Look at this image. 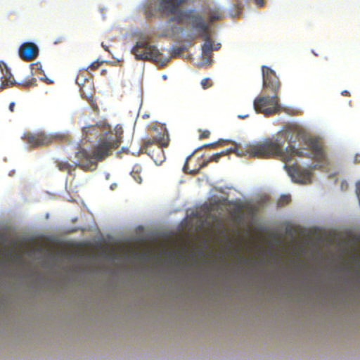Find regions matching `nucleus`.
Segmentation results:
<instances>
[{
	"mask_svg": "<svg viewBox=\"0 0 360 360\" xmlns=\"http://www.w3.org/2000/svg\"><path fill=\"white\" fill-rule=\"evenodd\" d=\"M290 146L285 151L277 141L266 140L255 145L248 146L245 151H239L238 146L233 143L229 149V153H235L238 156L249 155L255 158H279L285 162H290L293 157L303 158L307 156L302 149H296L292 143L297 140H302L310 149L312 159L317 163L319 168L327 164V158L323 148L319 141L315 138L307 137L304 131L297 126H290L281 134Z\"/></svg>",
	"mask_w": 360,
	"mask_h": 360,
	"instance_id": "obj_1",
	"label": "nucleus"
},
{
	"mask_svg": "<svg viewBox=\"0 0 360 360\" xmlns=\"http://www.w3.org/2000/svg\"><path fill=\"white\" fill-rule=\"evenodd\" d=\"M122 131L121 128L115 129V133L109 131L99 135L97 143L94 145L91 150L88 151L80 148L75 153L77 162L74 165L68 162H57L56 166L61 172L71 174L76 167L85 172L94 171L98 166V162H102L112 155L117 150L122 142Z\"/></svg>",
	"mask_w": 360,
	"mask_h": 360,
	"instance_id": "obj_2",
	"label": "nucleus"
},
{
	"mask_svg": "<svg viewBox=\"0 0 360 360\" xmlns=\"http://www.w3.org/2000/svg\"><path fill=\"white\" fill-rule=\"evenodd\" d=\"M187 0H160V8L162 12L174 14L173 21L179 24L189 23L192 27L201 32L200 37L203 38L205 42L202 46V53L210 63V54L214 49V44L210 39L208 30L210 24L205 22L203 17L193 9L181 10L180 6Z\"/></svg>",
	"mask_w": 360,
	"mask_h": 360,
	"instance_id": "obj_3",
	"label": "nucleus"
},
{
	"mask_svg": "<svg viewBox=\"0 0 360 360\" xmlns=\"http://www.w3.org/2000/svg\"><path fill=\"white\" fill-rule=\"evenodd\" d=\"M262 70L263 86L272 91L274 96L271 97H257L254 101V108L257 113H262L265 116H271L278 113L280 110L278 94L281 84L275 72L270 68L263 66Z\"/></svg>",
	"mask_w": 360,
	"mask_h": 360,
	"instance_id": "obj_4",
	"label": "nucleus"
},
{
	"mask_svg": "<svg viewBox=\"0 0 360 360\" xmlns=\"http://www.w3.org/2000/svg\"><path fill=\"white\" fill-rule=\"evenodd\" d=\"M154 130L156 131V134L143 141L142 149L146 150L156 165H161L166 159L164 148H167L169 144V135L164 124Z\"/></svg>",
	"mask_w": 360,
	"mask_h": 360,
	"instance_id": "obj_5",
	"label": "nucleus"
},
{
	"mask_svg": "<svg viewBox=\"0 0 360 360\" xmlns=\"http://www.w3.org/2000/svg\"><path fill=\"white\" fill-rule=\"evenodd\" d=\"M131 53L138 60H150L161 66L165 65L168 62L155 46L147 41H138L132 49Z\"/></svg>",
	"mask_w": 360,
	"mask_h": 360,
	"instance_id": "obj_6",
	"label": "nucleus"
},
{
	"mask_svg": "<svg viewBox=\"0 0 360 360\" xmlns=\"http://www.w3.org/2000/svg\"><path fill=\"white\" fill-rule=\"evenodd\" d=\"M22 139L32 149H34L51 145L56 139V137L43 132L37 134L28 132L25 133Z\"/></svg>",
	"mask_w": 360,
	"mask_h": 360,
	"instance_id": "obj_7",
	"label": "nucleus"
},
{
	"mask_svg": "<svg viewBox=\"0 0 360 360\" xmlns=\"http://www.w3.org/2000/svg\"><path fill=\"white\" fill-rule=\"evenodd\" d=\"M285 168L293 181L302 184L311 183L312 173L310 170L302 168L298 165L285 166Z\"/></svg>",
	"mask_w": 360,
	"mask_h": 360,
	"instance_id": "obj_8",
	"label": "nucleus"
},
{
	"mask_svg": "<svg viewBox=\"0 0 360 360\" xmlns=\"http://www.w3.org/2000/svg\"><path fill=\"white\" fill-rule=\"evenodd\" d=\"M19 56L25 62H30L36 59L39 55L37 46L32 42L23 43L19 49Z\"/></svg>",
	"mask_w": 360,
	"mask_h": 360,
	"instance_id": "obj_9",
	"label": "nucleus"
},
{
	"mask_svg": "<svg viewBox=\"0 0 360 360\" xmlns=\"http://www.w3.org/2000/svg\"><path fill=\"white\" fill-rule=\"evenodd\" d=\"M0 69L4 76L1 77V86L0 91L13 85V77L9 68L4 61H0Z\"/></svg>",
	"mask_w": 360,
	"mask_h": 360,
	"instance_id": "obj_10",
	"label": "nucleus"
},
{
	"mask_svg": "<svg viewBox=\"0 0 360 360\" xmlns=\"http://www.w3.org/2000/svg\"><path fill=\"white\" fill-rule=\"evenodd\" d=\"M91 78L92 76L91 75L90 73L87 72V70H86L85 72H81L78 75L76 79V82L78 84V86H80L81 91H83L84 93V88L85 87L86 84H89L90 86H91L92 83L90 81Z\"/></svg>",
	"mask_w": 360,
	"mask_h": 360,
	"instance_id": "obj_11",
	"label": "nucleus"
},
{
	"mask_svg": "<svg viewBox=\"0 0 360 360\" xmlns=\"http://www.w3.org/2000/svg\"><path fill=\"white\" fill-rule=\"evenodd\" d=\"M208 15L210 24L222 18V13L217 8L210 9L209 11Z\"/></svg>",
	"mask_w": 360,
	"mask_h": 360,
	"instance_id": "obj_12",
	"label": "nucleus"
},
{
	"mask_svg": "<svg viewBox=\"0 0 360 360\" xmlns=\"http://www.w3.org/2000/svg\"><path fill=\"white\" fill-rule=\"evenodd\" d=\"M141 167L139 165H135L131 170V174L134 179L139 184L142 182L141 176Z\"/></svg>",
	"mask_w": 360,
	"mask_h": 360,
	"instance_id": "obj_13",
	"label": "nucleus"
},
{
	"mask_svg": "<svg viewBox=\"0 0 360 360\" xmlns=\"http://www.w3.org/2000/svg\"><path fill=\"white\" fill-rule=\"evenodd\" d=\"M100 129L99 126H89L82 129L83 133L85 134L86 138H89V135L96 134Z\"/></svg>",
	"mask_w": 360,
	"mask_h": 360,
	"instance_id": "obj_14",
	"label": "nucleus"
},
{
	"mask_svg": "<svg viewBox=\"0 0 360 360\" xmlns=\"http://www.w3.org/2000/svg\"><path fill=\"white\" fill-rule=\"evenodd\" d=\"M228 154V153H225V152H222L221 153H217V154H214L213 155L209 160L206 161V162H204L202 165H201V167H207L209 163L210 162H219V160H220V158L221 157H224L225 155H226Z\"/></svg>",
	"mask_w": 360,
	"mask_h": 360,
	"instance_id": "obj_15",
	"label": "nucleus"
},
{
	"mask_svg": "<svg viewBox=\"0 0 360 360\" xmlns=\"http://www.w3.org/2000/svg\"><path fill=\"white\" fill-rule=\"evenodd\" d=\"M290 202V195H282L277 201V206L278 207H284L287 205H288Z\"/></svg>",
	"mask_w": 360,
	"mask_h": 360,
	"instance_id": "obj_16",
	"label": "nucleus"
},
{
	"mask_svg": "<svg viewBox=\"0 0 360 360\" xmlns=\"http://www.w3.org/2000/svg\"><path fill=\"white\" fill-rule=\"evenodd\" d=\"M36 82H37L36 79L32 78V79H30V80H29V81L22 84H20V85L22 86V88L23 89H28L30 87L35 86L37 85Z\"/></svg>",
	"mask_w": 360,
	"mask_h": 360,
	"instance_id": "obj_17",
	"label": "nucleus"
},
{
	"mask_svg": "<svg viewBox=\"0 0 360 360\" xmlns=\"http://www.w3.org/2000/svg\"><path fill=\"white\" fill-rule=\"evenodd\" d=\"M212 85V82L209 78L203 79L201 81V86L204 89H207L210 87H211Z\"/></svg>",
	"mask_w": 360,
	"mask_h": 360,
	"instance_id": "obj_18",
	"label": "nucleus"
},
{
	"mask_svg": "<svg viewBox=\"0 0 360 360\" xmlns=\"http://www.w3.org/2000/svg\"><path fill=\"white\" fill-rule=\"evenodd\" d=\"M103 63V61H95L92 63L87 68V70H90L91 71H95L98 69V68Z\"/></svg>",
	"mask_w": 360,
	"mask_h": 360,
	"instance_id": "obj_19",
	"label": "nucleus"
},
{
	"mask_svg": "<svg viewBox=\"0 0 360 360\" xmlns=\"http://www.w3.org/2000/svg\"><path fill=\"white\" fill-rule=\"evenodd\" d=\"M199 132H200L199 139L201 140L205 139H207L210 137V131L208 130H205V131L199 130Z\"/></svg>",
	"mask_w": 360,
	"mask_h": 360,
	"instance_id": "obj_20",
	"label": "nucleus"
},
{
	"mask_svg": "<svg viewBox=\"0 0 360 360\" xmlns=\"http://www.w3.org/2000/svg\"><path fill=\"white\" fill-rule=\"evenodd\" d=\"M184 51V49L182 47L177 48L176 49L174 50L172 53V58H176L179 56L181 53H182Z\"/></svg>",
	"mask_w": 360,
	"mask_h": 360,
	"instance_id": "obj_21",
	"label": "nucleus"
},
{
	"mask_svg": "<svg viewBox=\"0 0 360 360\" xmlns=\"http://www.w3.org/2000/svg\"><path fill=\"white\" fill-rule=\"evenodd\" d=\"M223 143H226V141H219L218 142L206 145V146H205V148H215L217 146H221Z\"/></svg>",
	"mask_w": 360,
	"mask_h": 360,
	"instance_id": "obj_22",
	"label": "nucleus"
},
{
	"mask_svg": "<svg viewBox=\"0 0 360 360\" xmlns=\"http://www.w3.org/2000/svg\"><path fill=\"white\" fill-rule=\"evenodd\" d=\"M254 3L258 7H263L265 4V0H254Z\"/></svg>",
	"mask_w": 360,
	"mask_h": 360,
	"instance_id": "obj_23",
	"label": "nucleus"
},
{
	"mask_svg": "<svg viewBox=\"0 0 360 360\" xmlns=\"http://www.w3.org/2000/svg\"><path fill=\"white\" fill-rule=\"evenodd\" d=\"M41 80L44 81L47 84H53V82L51 79H49V78H47L45 75H44V77L41 78Z\"/></svg>",
	"mask_w": 360,
	"mask_h": 360,
	"instance_id": "obj_24",
	"label": "nucleus"
},
{
	"mask_svg": "<svg viewBox=\"0 0 360 360\" xmlns=\"http://www.w3.org/2000/svg\"><path fill=\"white\" fill-rule=\"evenodd\" d=\"M354 162L356 164L360 163V154H356L354 158Z\"/></svg>",
	"mask_w": 360,
	"mask_h": 360,
	"instance_id": "obj_25",
	"label": "nucleus"
},
{
	"mask_svg": "<svg viewBox=\"0 0 360 360\" xmlns=\"http://www.w3.org/2000/svg\"><path fill=\"white\" fill-rule=\"evenodd\" d=\"M236 6L237 9H238V10H239V11H241V10H243V5H242L240 2H238V3L236 4Z\"/></svg>",
	"mask_w": 360,
	"mask_h": 360,
	"instance_id": "obj_26",
	"label": "nucleus"
},
{
	"mask_svg": "<svg viewBox=\"0 0 360 360\" xmlns=\"http://www.w3.org/2000/svg\"><path fill=\"white\" fill-rule=\"evenodd\" d=\"M14 108H15V103L12 102L9 105V110H10L11 112H13L14 111Z\"/></svg>",
	"mask_w": 360,
	"mask_h": 360,
	"instance_id": "obj_27",
	"label": "nucleus"
},
{
	"mask_svg": "<svg viewBox=\"0 0 360 360\" xmlns=\"http://www.w3.org/2000/svg\"><path fill=\"white\" fill-rule=\"evenodd\" d=\"M238 118H240V119H245V118H248V117H249V115H238Z\"/></svg>",
	"mask_w": 360,
	"mask_h": 360,
	"instance_id": "obj_28",
	"label": "nucleus"
},
{
	"mask_svg": "<svg viewBox=\"0 0 360 360\" xmlns=\"http://www.w3.org/2000/svg\"><path fill=\"white\" fill-rule=\"evenodd\" d=\"M219 48H220V44H217L216 46H214L213 50L217 51L219 49Z\"/></svg>",
	"mask_w": 360,
	"mask_h": 360,
	"instance_id": "obj_29",
	"label": "nucleus"
},
{
	"mask_svg": "<svg viewBox=\"0 0 360 360\" xmlns=\"http://www.w3.org/2000/svg\"><path fill=\"white\" fill-rule=\"evenodd\" d=\"M186 169H187V163H186V164H185V165H184V171L185 172H187V170H186Z\"/></svg>",
	"mask_w": 360,
	"mask_h": 360,
	"instance_id": "obj_30",
	"label": "nucleus"
},
{
	"mask_svg": "<svg viewBox=\"0 0 360 360\" xmlns=\"http://www.w3.org/2000/svg\"><path fill=\"white\" fill-rule=\"evenodd\" d=\"M342 94H343L344 96H347V95L349 94V92H348V91H343V92H342Z\"/></svg>",
	"mask_w": 360,
	"mask_h": 360,
	"instance_id": "obj_31",
	"label": "nucleus"
},
{
	"mask_svg": "<svg viewBox=\"0 0 360 360\" xmlns=\"http://www.w3.org/2000/svg\"><path fill=\"white\" fill-rule=\"evenodd\" d=\"M106 73H107V71H106V70H102L101 74H102L103 75H106Z\"/></svg>",
	"mask_w": 360,
	"mask_h": 360,
	"instance_id": "obj_32",
	"label": "nucleus"
},
{
	"mask_svg": "<svg viewBox=\"0 0 360 360\" xmlns=\"http://www.w3.org/2000/svg\"><path fill=\"white\" fill-rule=\"evenodd\" d=\"M358 191H359V193L360 195V186H358Z\"/></svg>",
	"mask_w": 360,
	"mask_h": 360,
	"instance_id": "obj_33",
	"label": "nucleus"
},
{
	"mask_svg": "<svg viewBox=\"0 0 360 360\" xmlns=\"http://www.w3.org/2000/svg\"><path fill=\"white\" fill-rule=\"evenodd\" d=\"M312 52H313V53L314 54V56H318V54H316V53H314V51H312Z\"/></svg>",
	"mask_w": 360,
	"mask_h": 360,
	"instance_id": "obj_34",
	"label": "nucleus"
}]
</instances>
